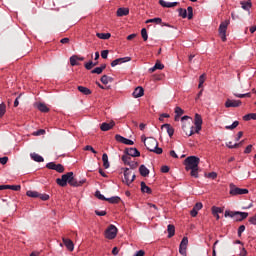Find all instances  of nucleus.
<instances>
[{
  "label": "nucleus",
  "mask_w": 256,
  "mask_h": 256,
  "mask_svg": "<svg viewBox=\"0 0 256 256\" xmlns=\"http://www.w3.org/2000/svg\"><path fill=\"white\" fill-rule=\"evenodd\" d=\"M140 187H141V193H147V195H151L153 193V190L151 189V187L147 186V184L143 181L140 183Z\"/></svg>",
  "instance_id": "nucleus-22"
},
{
  "label": "nucleus",
  "mask_w": 256,
  "mask_h": 256,
  "mask_svg": "<svg viewBox=\"0 0 256 256\" xmlns=\"http://www.w3.org/2000/svg\"><path fill=\"white\" fill-rule=\"evenodd\" d=\"M249 223L252 225H256V214L249 218Z\"/></svg>",
  "instance_id": "nucleus-63"
},
{
  "label": "nucleus",
  "mask_w": 256,
  "mask_h": 256,
  "mask_svg": "<svg viewBox=\"0 0 256 256\" xmlns=\"http://www.w3.org/2000/svg\"><path fill=\"white\" fill-rule=\"evenodd\" d=\"M175 113H176V117H181V115H183V113H185V110L182 109L181 107L177 106L175 108Z\"/></svg>",
  "instance_id": "nucleus-41"
},
{
  "label": "nucleus",
  "mask_w": 256,
  "mask_h": 256,
  "mask_svg": "<svg viewBox=\"0 0 256 256\" xmlns=\"http://www.w3.org/2000/svg\"><path fill=\"white\" fill-rule=\"evenodd\" d=\"M211 211H212V213L219 214V213H223V208L217 207V206H212Z\"/></svg>",
  "instance_id": "nucleus-45"
},
{
  "label": "nucleus",
  "mask_w": 256,
  "mask_h": 256,
  "mask_svg": "<svg viewBox=\"0 0 256 256\" xmlns=\"http://www.w3.org/2000/svg\"><path fill=\"white\" fill-rule=\"evenodd\" d=\"M170 169L169 166L164 165L161 167V173H169Z\"/></svg>",
  "instance_id": "nucleus-60"
},
{
  "label": "nucleus",
  "mask_w": 256,
  "mask_h": 256,
  "mask_svg": "<svg viewBox=\"0 0 256 256\" xmlns=\"http://www.w3.org/2000/svg\"><path fill=\"white\" fill-rule=\"evenodd\" d=\"M102 161L104 169H109V156L107 155V153H104L102 155Z\"/></svg>",
  "instance_id": "nucleus-30"
},
{
  "label": "nucleus",
  "mask_w": 256,
  "mask_h": 256,
  "mask_svg": "<svg viewBox=\"0 0 256 256\" xmlns=\"http://www.w3.org/2000/svg\"><path fill=\"white\" fill-rule=\"evenodd\" d=\"M115 140L118 141V143H123L124 145H135L133 140L127 139L119 134L115 135Z\"/></svg>",
  "instance_id": "nucleus-12"
},
{
  "label": "nucleus",
  "mask_w": 256,
  "mask_h": 256,
  "mask_svg": "<svg viewBox=\"0 0 256 256\" xmlns=\"http://www.w3.org/2000/svg\"><path fill=\"white\" fill-rule=\"evenodd\" d=\"M226 147H228V149H238L239 144H233V142H229L226 144Z\"/></svg>",
  "instance_id": "nucleus-55"
},
{
  "label": "nucleus",
  "mask_w": 256,
  "mask_h": 256,
  "mask_svg": "<svg viewBox=\"0 0 256 256\" xmlns=\"http://www.w3.org/2000/svg\"><path fill=\"white\" fill-rule=\"evenodd\" d=\"M251 151H253V145L250 144L245 148L244 153L248 155Z\"/></svg>",
  "instance_id": "nucleus-58"
},
{
  "label": "nucleus",
  "mask_w": 256,
  "mask_h": 256,
  "mask_svg": "<svg viewBox=\"0 0 256 256\" xmlns=\"http://www.w3.org/2000/svg\"><path fill=\"white\" fill-rule=\"evenodd\" d=\"M26 195H27V197H31L32 199H39V192H37V191L28 190L26 192Z\"/></svg>",
  "instance_id": "nucleus-34"
},
{
  "label": "nucleus",
  "mask_w": 256,
  "mask_h": 256,
  "mask_svg": "<svg viewBox=\"0 0 256 256\" xmlns=\"http://www.w3.org/2000/svg\"><path fill=\"white\" fill-rule=\"evenodd\" d=\"M77 89L80 93H82V95H91L93 93V91H91V89H89L85 86H78Z\"/></svg>",
  "instance_id": "nucleus-25"
},
{
  "label": "nucleus",
  "mask_w": 256,
  "mask_h": 256,
  "mask_svg": "<svg viewBox=\"0 0 256 256\" xmlns=\"http://www.w3.org/2000/svg\"><path fill=\"white\" fill-rule=\"evenodd\" d=\"M161 129H166L170 138L173 137V135L175 134V128H173V126H171V124H167V123L163 124L161 126Z\"/></svg>",
  "instance_id": "nucleus-20"
},
{
  "label": "nucleus",
  "mask_w": 256,
  "mask_h": 256,
  "mask_svg": "<svg viewBox=\"0 0 256 256\" xmlns=\"http://www.w3.org/2000/svg\"><path fill=\"white\" fill-rule=\"evenodd\" d=\"M194 125L195 130H191L188 137H191V135H195V133L199 134L201 132V129H203V117H201V115L198 113H196L194 116Z\"/></svg>",
  "instance_id": "nucleus-3"
},
{
  "label": "nucleus",
  "mask_w": 256,
  "mask_h": 256,
  "mask_svg": "<svg viewBox=\"0 0 256 256\" xmlns=\"http://www.w3.org/2000/svg\"><path fill=\"white\" fill-rule=\"evenodd\" d=\"M106 201H108V203H111V205H117L118 203L121 202V197L113 196L110 198H106Z\"/></svg>",
  "instance_id": "nucleus-26"
},
{
  "label": "nucleus",
  "mask_w": 256,
  "mask_h": 256,
  "mask_svg": "<svg viewBox=\"0 0 256 256\" xmlns=\"http://www.w3.org/2000/svg\"><path fill=\"white\" fill-rule=\"evenodd\" d=\"M167 232H168V239H171V237H174L175 236V225L169 224L168 228H167Z\"/></svg>",
  "instance_id": "nucleus-28"
},
{
  "label": "nucleus",
  "mask_w": 256,
  "mask_h": 256,
  "mask_svg": "<svg viewBox=\"0 0 256 256\" xmlns=\"http://www.w3.org/2000/svg\"><path fill=\"white\" fill-rule=\"evenodd\" d=\"M230 187V191H229V194L232 196V197H236V195H247V193H249V189L247 188H239L237 187L235 184L231 183L229 185Z\"/></svg>",
  "instance_id": "nucleus-5"
},
{
  "label": "nucleus",
  "mask_w": 256,
  "mask_h": 256,
  "mask_svg": "<svg viewBox=\"0 0 256 256\" xmlns=\"http://www.w3.org/2000/svg\"><path fill=\"white\" fill-rule=\"evenodd\" d=\"M124 153L130 157H141V152L137 148H125Z\"/></svg>",
  "instance_id": "nucleus-13"
},
{
  "label": "nucleus",
  "mask_w": 256,
  "mask_h": 256,
  "mask_svg": "<svg viewBox=\"0 0 256 256\" xmlns=\"http://www.w3.org/2000/svg\"><path fill=\"white\" fill-rule=\"evenodd\" d=\"M146 23H156L157 25H160L161 18L148 19V20H146Z\"/></svg>",
  "instance_id": "nucleus-48"
},
{
  "label": "nucleus",
  "mask_w": 256,
  "mask_h": 256,
  "mask_svg": "<svg viewBox=\"0 0 256 256\" xmlns=\"http://www.w3.org/2000/svg\"><path fill=\"white\" fill-rule=\"evenodd\" d=\"M235 97H238V99H243L245 97H251V92H248L246 94H234Z\"/></svg>",
  "instance_id": "nucleus-53"
},
{
  "label": "nucleus",
  "mask_w": 256,
  "mask_h": 256,
  "mask_svg": "<svg viewBox=\"0 0 256 256\" xmlns=\"http://www.w3.org/2000/svg\"><path fill=\"white\" fill-rule=\"evenodd\" d=\"M95 197H97V199H100V201H107V198L103 194H101L99 190L95 192Z\"/></svg>",
  "instance_id": "nucleus-40"
},
{
  "label": "nucleus",
  "mask_w": 256,
  "mask_h": 256,
  "mask_svg": "<svg viewBox=\"0 0 256 256\" xmlns=\"http://www.w3.org/2000/svg\"><path fill=\"white\" fill-rule=\"evenodd\" d=\"M159 4L161 5V7L171 9V7H177V5H179V2H165V0H159Z\"/></svg>",
  "instance_id": "nucleus-21"
},
{
  "label": "nucleus",
  "mask_w": 256,
  "mask_h": 256,
  "mask_svg": "<svg viewBox=\"0 0 256 256\" xmlns=\"http://www.w3.org/2000/svg\"><path fill=\"white\" fill-rule=\"evenodd\" d=\"M129 177H131V171H129V168H124V180L123 183H125V185H127L129 187V185H131V183H133V181H135V174L132 175V178L130 179Z\"/></svg>",
  "instance_id": "nucleus-10"
},
{
  "label": "nucleus",
  "mask_w": 256,
  "mask_h": 256,
  "mask_svg": "<svg viewBox=\"0 0 256 256\" xmlns=\"http://www.w3.org/2000/svg\"><path fill=\"white\" fill-rule=\"evenodd\" d=\"M243 102L241 100H231L227 99L225 102V107L229 109V107H241Z\"/></svg>",
  "instance_id": "nucleus-14"
},
{
  "label": "nucleus",
  "mask_w": 256,
  "mask_h": 256,
  "mask_svg": "<svg viewBox=\"0 0 256 256\" xmlns=\"http://www.w3.org/2000/svg\"><path fill=\"white\" fill-rule=\"evenodd\" d=\"M132 95L135 99H139V97H143V95H145V89H143L142 86H138L135 88Z\"/></svg>",
  "instance_id": "nucleus-16"
},
{
  "label": "nucleus",
  "mask_w": 256,
  "mask_h": 256,
  "mask_svg": "<svg viewBox=\"0 0 256 256\" xmlns=\"http://www.w3.org/2000/svg\"><path fill=\"white\" fill-rule=\"evenodd\" d=\"M96 37H98V39H111V33H97Z\"/></svg>",
  "instance_id": "nucleus-37"
},
{
  "label": "nucleus",
  "mask_w": 256,
  "mask_h": 256,
  "mask_svg": "<svg viewBox=\"0 0 256 256\" xmlns=\"http://www.w3.org/2000/svg\"><path fill=\"white\" fill-rule=\"evenodd\" d=\"M152 153H156V155H161L163 153V148H159V145H156V147H154V150H152Z\"/></svg>",
  "instance_id": "nucleus-49"
},
{
  "label": "nucleus",
  "mask_w": 256,
  "mask_h": 256,
  "mask_svg": "<svg viewBox=\"0 0 256 256\" xmlns=\"http://www.w3.org/2000/svg\"><path fill=\"white\" fill-rule=\"evenodd\" d=\"M63 244L68 251H73L75 249V244L69 238H62Z\"/></svg>",
  "instance_id": "nucleus-15"
},
{
  "label": "nucleus",
  "mask_w": 256,
  "mask_h": 256,
  "mask_svg": "<svg viewBox=\"0 0 256 256\" xmlns=\"http://www.w3.org/2000/svg\"><path fill=\"white\" fill-rule=\"evenodd\" d=\"M193 208H194L196 211H201V209H203V203L197 202Z\"/></svg>",
  "instance_id": "nucleus-57"
},
{
  "label": "nucleus",
  "mask_w": 256,
  "mask_h": 256,
  "mask_svg": "<svg viewBox=\"0 0 256 256\" xmlns=\"http://www.w3.org/2000/svg\"><path fill=\"white\" fill-rule=\"evenodd\" d=\"M247 217H249V213L248 212H239V214L235 215L234 221L239 223L241 221H245V219H247Z\"/></svg>",
  "instance_id": "nucleus-18"
},
{
  "label": "nucleus",
  "mask_w": 256,
  "mask_h": 256,
  "mask_svg": "<svg viewBox=\"0 0 256 256\" xmlns=\"http://www.w3.org/2000/svg\"><path fill=\"white\" fill-rule=\"evenodd\" d=\"M118 229L115 225L111 224L107 227V229L104 232L105 239L113 240L115 237H117Z\"/></svg>",
  "instance_id": "nucleus-6"
},
{
  "label": "nucleus",
  "mask_w": 256,
  "mask_h": 256,
  "mask_svg": "<svg viewBox=\"0 0 256 256\" xmlns=\"http://www.w3.org/2000/svg\"><path fill=\"white\" fill-rule=\"evenodd\" d=\"M73 175H74L73 172H68L62 175L61 178H57L56 179L57 185H59V187H67V183H68L70 187H83V185L87 183V179L84 178L78 181L77 178H75V176Z\"/></svg>",
  "instance_id": "nucleus-1"
},
{
  "label": "nucleus",
  "mask_w": 256,
  "mask_h": 256,
  "mask_svg": "<svg viewBox=\"0 0 256 256\" xmlns=\"http://www.w3.org/2000/svg\"><path fill=\"white\" fill-rule=\"evenodd\" d=\"M116 15L117 17H125L129 15V8H118Z\"/></svg>",
  "instance_id": "nucleus-24"
},
{
  "label": "nucleus",
  "mask_w": 256,
  "mask_h": 256,
  "mask_svg": "<svg viewBox=\"0 0 256 256\" xmlns=\"http://www.w3.org/2000/svg\"><path fill=\"white\" fill-rule=\"evenodd\" d=\"M122 161L124 163V165H129L130 169H137V167H139V162L137 161H130L127 162V157H122Z\"/></svg>",
  "instance_id": "nucleus-19"
},
{
  "label": "nucleus",
  "mask_w": 256,
  "mask_h": 256,
  "mask_svg": "<svg viewBox=\"0 0 256 256\" xmlns=\"http://www.w3.org/2000/svg\"><path fill=\"white\" fill-rule=\"evenodd\" d=\"M8 189L12 191H21V185H8Z\"/></svg>",
  "instance_id": "nucleus-51"
},
{
  "label": "nucleus",
  "mask_w": 256,
  "mask_h": 256,
  "mask_svg": "<svg viewBox=\"0 0 256 256\" xmlns=\"http://www.w3.org/2000/svg\"><path fill=\"white\" fill-rule=\"evenodd\" d=\"M100 81H101V83H103V85H107L108 83H113L114 79H113V77H109V76L104 74L100 78Z\"/></svg>",
  "instance_id": "nucleus-27"
},
{
  "label": "nucleus",
  "mask_w": 256,
  "mask_h": 256,
  "mask_svg": "<svg viewBox=\"0 0 256 256\" xmlns=\"http://www.w3.org/2000/svg\"><path fill=\"white\" fill-rule=\"evenodd\" d=\"M47 169L57 171V173H65V166L63 164H55V162H49L46 164Z\"/></svg>",
  "instance_id": "nucleus-8"
},
{
  "label": "nucleus",
  "mask_w": 256,
  "mask_h": 256,
  "mask_svg": "<svg viewBox=\"0 0 256 256\" xmlns=\"http://www.w3.org/2000/svg\"><path fill=\"white\" fill-rule=\"evenodd\" d=\"M243 231H245V225H241L238 228V237H241V235L243 234Z\"/></svg>",
  "instance_id": "nucleus-61"
},
{
  "label": "nucleus",
  "mask_w": 256,
  "mask_h": 256,
  "mask_svg": "<svg viewBox=\"0 0 256 256\" xmlns=\"http://www.w3.org/2000/svg\"><path fill=\"white\" fill-rule=\"evenodd\" d=\"M229 23H231L230 20H225V21L221 22V24L218 28V35H219L221 41H223V43H225V41H227V28L229 27Z\"/></svg>",
  "instance_id": "nucleus-4"
},
{
  "label": "nucleus",
  "mask_w": 256,
  "mask_h": 256,
  "mask_svg": "<svg viewBox=\"0 0 256 256\" xmlns=\"http://www.w3.org/2000/svg\"><path fill=\"white\" fill-rule=\"evenodd\" d=\"M240 4L242 5V9H244L245 11H249V9H251L253 7L251 0H249L247 2L242 1Z\"/></svg>",
  "instance_id": "nucleus-31"
},
{
  "label": "nucleus",
  "mask_w": 256,
  "mask_h": 256,
  "mask_svg": "<svg viewBox=\"0 0 256 256\" xmlns=\"http://www.w3.org/2000/svg\"><path fill=\"white\" fill-rule=\"evenodd\" d=\"M115 126V121H110L109 123L104 122L101 124L100 129L101 131H111Z\"/></svg>",
  "instance_id": "nucleus-17"
},
{
  "label": "nucleus",
  "mask_w": 256,
  "mask_h": 256,
  "mask_svg": "<svg viewBox=\"0 0 256 256\" xmlns=\"http://www.w3.org/2000/svg\"><path fill=\"white\" fill-rule=\"evenodd\" d=\"M84 67L85 69H87V71H91V69H93V67H95V64H93V61H89V62H86L84 64Z\"/></svg>",
  "instance_id": "nucleus-42"
},
{
  "label": "nucleus",
  "mask_w": 256,
  "mask_h": 256,
  "mask_svg": "<svg viewBox=\"0 0 256 256\" xmlns=\"http://www.w3.org/2000/svg\"><path fill=\"white\" fill-rule=\"evenodd\" d=\"M134 256H145V251L139 250L138 252H136V254Z\"/></svg>",
  "instance_id": "nucleus-64"
},
{
  "label": "nucleus",
  "mask_w": 256,
  "mask_h": 256,
  "mask_svg": "<svg viewBox=\"0 0 256 256\" xmlns=\"http://www.w3.org/2000/svg\"><path fill=\"white\" fill-rule=\"evenodd\" d=\"M120 59V63H129V61H131V57L127 56V57H123V58H119Z\"/></svg>",
  "instance_id": "nucleus-59"
},
{
  "label": "nucleus",
  "mask_w": 256,
  "mask_h": 256,
  "mask_svg": "<svg viewBox=\"0 0 256 256\" xmlns=\"http://www.w3.org/2000/svg\"><path fill=\"white\" fill-rule=\"evenodd\" d=\"M37 107L41 113H49V107L45 103H39Z\"/></svg>",
  "instance_id": "nucleus-36"
},
{
  "label": "nucleus",
  "mask_w": 256,
  "mask_h": 256,
  "mask_svg": "<svg viewBox=\"0 0 256 256\" xmlns=\"http://www.w3.org/2000/svg\"><path fill=\"white\" fill-rule=\"evenodd\" d=\"M117 65H121L120 58H117V59H115L114 61L111 62V67H117Z\"/></svg>",
  "instance_id": "nucleus-56"
},
{
  "label": "nucleus",
  "mask_w": 256,
  "mask_h": 256,
  "mask_svg": "<svg viewBox=\"0 0 256 256\" xmlns=\"http://www.w3.org/2000/svg\"><path fill=\"white\" fill-rule=\"evenodd\" d=\"M187 11H188V15H187ZM178 13L182 19H187V17L189 20L193 19V7L191 6H189L187 10L184 8H179Z\"/></svg>",
  "instance_id": "nucleus-7"
},
{
  "label": "nucleus",
  "mask_w": 256,
  "mask_h": 256,
  "mask_svg": "<svg viewBox=\"0 0 256 256\" xmlns=\"http://www.w3.org/2000/svg\"><path fill=\"white\" fill-rule=\"evenodd\" d=\"M5 113H7V105H5V102H2L0 104V119L5 115Z\"/></svg>",
  "instance_id": "nucleus-38"
},
{
  "label": "nucleus",
  "mask_w": 256,
  "mask_h": 256,
  "mask_svg": "<svg viewBox=\"0 0 256 256\" xmlns=\"http://www.w3.org/2000/svg\"><path fill=\"white\" fill-rule=\"evenodd\" d=\"M205 177L208 179H217V172H210L208 174H205Z\"/></svg>",
  "instance_id": "nucleus-50"
},
{
  "label": "nucleus",
  "mask_w": 256,
  "mask_h": 256,
  "mask_svg": "<svg viewBox=\"0 0 256 256\" xmlns=\"http://www.w3.org/2000/svg\"><path fill=\"white\" fill-rule=\"evenodd\" d=\"M157 69L160 71L165 69V65H163L160 60H157L155 65L149 69V73H154V71H157Z\"/></svg>",
  "instance_id": "nucleus-23"
},
{
  "label": "nucleus",
  "mask_w": 256,
  "mask_h": 256,
  "mask_svg": "<svg viewBox=\"0 0 256 256\" xmlns=\"http://www.w3.org/2000/svg\"><path fill=\"white\" fill-rule=\"evenodd\" d=\"M199 163H201V160L197 156H188L184 160L185 170L191 171L190 175L195 179L199 178Z\"/></svg>",
  "instance_id": "nucleus-2"
},
{
  "label": "nucleus",
  "mask_w": 256,
  "mask_h": 256,
  "mask_svg": "<svg viewBox=\"0 0 256 256\" xmlns=\"http://www.w3.org/2000/svg\"><path fill=\"white\" fill-rule=\"evenodd\" d=\"M31 158L33 159V161H36V163H43V161H45V159L39 155V154H31Z\"/></svg>",
  "instance_id": "nucleus-32"
},
{
  "label": "nucleus",
  "mask_w": 256,
  "mask_h": 256,
  "mask_svg": "<svg viewBox=\"0 0 256 256\" xmlns=\"http://www.w3.org/2000/svg\"><path fill=\"white\" fill-rule=\"evenodd\" d=\"M251 119L256 121V113H249L243 116V121H251Z\"/></svg>",
  "instance_id": "nucleus-35"
},
{
  "label": "nucleus",
  "mask_w": 256,
  "mask_h": 256,
  "mask_svg": "<svg viewBox=\"0 0 256 256\" xmlns=\"http://www.w3.org/2000/svg\"><path fill=\"white\" fill-rule=\"evenodd\" d=\"M141 35H142L143 41H147L149 39V35L147 34V29L146 28H142Z\"/></svg>",
  "instance_id": "nucleus-43"
},
{
  "label": "nucleus",
  "mask_w": 256,
  "mask_h": 256,
  "mask_svg": "<svg viewBox=\"0 0 256 256\" xmlns=\"http://www.w3.org/2000/svg\"><path fill=\"white\" fill-rule=\"evenodd\" d=\"M84 151H91V153H94V155H97V152L93 149V146L91 145H86L84 147Z\"/></svg>",
  "instance_id": "nucleus-52"
},
{
  "label": "nucleus",
  "mask_w": 256,
  "mask_h": 256,
  "mask_svg": "<svg viewBox=\"0 0 256 256\" xmlns=\"http://www.w3.org/2000/svg\"><path fill=\"white\" fill-rule=\"evenodd\" d=\"M95 215H97L98 217H105V215H107V211H105V210H103V211L95 210Z\"/></svg>",
  "instance_id": "nucleus-54"
},
{
  "label": "nucleus",
  "mask_w": 256,
  "mask_h": 256,
  "mask_svg": "<svg viewBox=\"0 0 256 256\" xmlns=\"http://www.w3.org/2000/svg\"><path fill=\"white\" fill-rule=\"evenodd\" d=\"M108 56H109V50H103L101 52L102 59H107Z\"/></svg>",
  "instance_id": "nucleus-62"
},
{
  "label": "nucleus",
  "mask_w": 256,
  "mask_h": 256,
  "mask_svg": "<svg viewBox=\"0 0 256 256\" xmlns=\"http://www.w3.org/2000/svg\"><path fill=\"white\" fill-rule=\"evenodd\" d=\"M237 127H239V121H234L232 125L226 126L225 129L232 131L233 129H237Z\"/></svg>",
  "instance_id": "nucleus-44"
},
{
  "label": "nucleus",
  "mask_w": 256,
  "mask_h": 256,
  "mask_svg": "<svg viewBox=\"0 0 256 256\" xmlns=\"http://www.w3.org/2000/svg\"><path fill=\"white\" fill-rule=\"evenodd\" d=\"M91 73L93 74V75H101V73H103V70H102V68L101 67H96V68H94L93 70H91Z\"/></svg>",
  "instance_id": "nucleus-47"
},
{
  "label": "nucleus",
  "mask_w": 256,
  "mask_h": 256,
  "mask_svg": "<svg viewBox=\"0 0 256 256\" xmlns=\"http://www.w3.org/2000/svg\"><path fill=\"white\" fill-rule=\"evenodd\" d=\"M147 151H150V153L153 152V150L155 149L156 145H159V142L157 141V139L153 138V137H148L146 143L144 144Z\"/></svg>",
  "instance_id": "nucleus-9"
},
{
  "label": "nucleus",
  "mask_w": 256,
  "mask_h": 256,
  "mask_svg": "<svg viewBox=\"0 0 256 256\" xmlns=\"http://www.w3.org/2000/svg\"><path fill=\"white\" fill-rule=\"evenodd\" d=\"M70 65L72 67L79 65V62H77V55H73L70 57Z\"/></svg>",
  "instance_id": "nucleus-39"
},
{
  "label": "nucleus",
  "mask_w": 256,
  "mask_h": 256,
  "mask_svg": "<svg viewBox=\"0 0 256 256\" xmlns=\"http://www.w3.org/2000/svg\"><path fill=\"white\" fill-rule=\"evenodd\" d=\"M187 245H189V238L183 237V239L179 245L180 255L187 256Z\"/></svg>",
  "instance_id": "nucleus-11"
},
{
  "label": "nucleus",
  "mask_w": 256,
  "mask_h": 256,
  "mask_svg": "<svg viewBox=\"0 0 256 256\" xmlns=\"http://www.w3.org/2000/svg\"><path fill=\"white\" fill-rule=\"evenodd\" d=\"M38 199H41V201H49L50 196H49V194H41V193H39Z\"/></svg>",
  "instance_id": "nucleus-46"
},
{
  "label": "nucleus",
  "mask_w": 256,
  "mask_h": 256,
  "mask_svg": "<svg viewBox=\"0 0 256 256\" xmlns=\"http://www.w3.org/2000/svg\"><path fill=\"white\" fill-rule=\"evenodd\" d=\"M236 215H240L239 214V211H231V210H226L225 213H224V216L225 217H231L233 219H235V216Z\"/></svg>",
  "instance_id": "nucleus-33"
},
{
  "label": "nucleus",
  "mask_w": 256,
  "mask_h": 256,
  "mask_svg": "<svg viewBox=\"0 0 256 256\" xmlns=\"http://www.w3.org/2000/svg\"><path fill=\"white\" fill-rule=\"evenodd\" d=\"M139 173L141 177H147L149 175V170L142 164L139 167Z\"/></svg>",
  "instance_id": "nucleus-29"
}]
</instances>
